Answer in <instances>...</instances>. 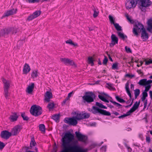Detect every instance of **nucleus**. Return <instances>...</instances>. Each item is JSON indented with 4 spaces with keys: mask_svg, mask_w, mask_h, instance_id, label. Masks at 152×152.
<instances>
[{
    "mask_svg": "<svg viewBox=\"0 0 152 152\" xmlns=\"http://www.w3.org/2000/svg\"><path fill=\"white\" fill-rule=\"evenodd\" d=\"M74 137L70 132L66 133L62 139V150L60 152H88V148H83L75 143L71 145L70 143Z\"/></svg>",
    "mask_w": 152,
    "mask_h": 152,
    "instance_id": "f257e3e1",
    "label": "nucleus"
},
{
    "mask_svg": "<svg viewBox=\"0 0 152 152\" xmlns=\"http://www.w3.org/2000/svg\"><path fill=\"white\" fill-rule=\"evenodd\" d=\"M137 22L138 24H135L134 25L135 27L133 28V33L137 37L139 35L138 33L141 31V37L143 39V41H146L149 38L148 34L146 32L143 25L140 22H138V21Z\"/></svg>",
    "mask_w": 152,
    "mask_h": 152,
    "instance_id": "f03ea898",
    "label": "nucleus"
},
{
    "mask_svg": "<svg viewBox=\"0 0 152 152\" xmlns=\"http://www.w3.org/2000/svg\"><path fill=\"white\" fill-rule=\"evenodd\" d=\"M75 117L71 118L66 117L64 119L65 123L69 125L75 126L77 124V120L88 118L90 117V115H76Z\"/></svg>",
    "mask_w": 152,
    "mask_h": 152,
    "instance_id": "7ed1b4c3",
    "label": "nucleus"
},
{
    "mask_svg": "<svg viewBox=\"0 0 152 152\" xmlns=\"http://www.w3.org/2000/svg\"><path fill=\"white\" fill-rule=\"evenodd\" d=\"M95 104L96 106H93L91 110V112L92 113L94 114L96 113L99 114H111L110 112L102 109H107V107L102 103L96 102Z\"/></svg>",
    "mask_w": 152,
    "mask_h": 152,
    "instance_id": "20e7f679",
    "label": "nucleus"
},
{
    "mask_svg": "<svg viewBox=\"0 0 152 152\" xmlns=\"http://www.w3.org/2000/svg\"><path fill=\"white\" fill-rule=\"evenodd\" d=\"M96 96L92 92H86L82 97L83 102L86 104H90L94 101Z\"/></svg>",
    "mask_w": 152,
    "mask_h": 152,
    "instance_id": "39448f33",
    "label": "nucleus"
},
{
    "mask_svg": "<svg viewBox=\"0 0 152 152\" xmlns=\"http://www.w3.org/2000/svg\"><path fill=\"white\" fill-rule=\"evenodd\" d=\"M17 32V29L14 27H8L0 30V36L4 37L10 34H15Z\"/></svg>",
    "mask_w": 152,
    "mask_h": 152,
    "instance_id": "423d86ee",
    "label": "nucleus"
},
{
    "mask_svg": "<svg viewBox=\"0 0 152 152\" xmlns=\"http://www.w3.org/2000/svg\"><path fill=\"white\" fill-rule=\"evenodd\" d=\"M2 81L4 84V94L6 99H9V97L10 95L9 92L10 86V82L9 80H7L4 78H2Z\"/></svg>",
    "mask_w": 152,
    "mask_h": 152,
    "instance_id": "0eeeda50",
    "label": "nucleus"
},
{
    "mask_svg": "<svg viewBox=\"0 0 152 152\" xmlns=\"http://www.w3.org/2000/svg\"><path fill=\"white\" fill-rule=\"evenodd\" d=\"M139 1L140 4L139 7L142 12H146V8L152 4V2L150 0H139Z\"/></svg>",
    "mask_w": 152,
    "mask_h": 152,
    "instance_id": "6e6552de",
    "label": "nucleus"
},
{
    "mask_svg": "<svg viewBox=\"0 0 152 152\" xmlns=\"http://www.w3.org/2000/svg\"><path fill=\"white\" fill-rule=\"evenodd\" d=\"M30 111L31 114H42V108L36 104L31 106Z\"/></svg>",
    "mask_w": 152,
    "mask_h": 152,
    "instance_id": "1a4fd4ad",
    "label": "nucleus"
},
{
    "mask_svg": "<svg viewBox=\"0 0 152 152\" xmlns=\"http://www.w3.org/2000/svg\"><path fill=\"white\" fill-rule=\"evenodd\" d=\"M113 25L115 29L118 31L117 34L118 36L120 38L123 40L127 38V36L126 35H124L123 33L119 31H122V29L121 26L118 23H115Z\"/></svg>",
    "mask_w": 152,
    "mask_h": 152,
    "instance_id": "9d476101",
    "label": "nucleus"
},
{
    "mask_svg": "<svg viewBox=\"0 0 152 152\" xmlns=\"http://www.w3.org/2000/svg\"><path fill=\"white\" fill-rule=\"evenodd\" d=\"M139 0H126L125 3L126 7L127 9L132 8H134Z\"/></svg>",
    "mask_w": 152,
    "mask_h": 152,
    "instance_id": "9b49d317",
    "label": "nucleus"
},
{
    "mask_svg": "<svg viewBox=\"0 0 152 152\" xmlns=\"http://www.w3.org/2000/svg\"><path fill=\"white\" fill-rule=\"evenodd\" d=\"M76 137L78 139V141L86 143L87 140V136L83 135L80 132H75Z\"/></svg>",
    "mask_w": 152,
    "mask_h": 152,
    "instance_id": "f8f14e48",
    "label": "nucleus"
},
{
    "mask_svg": "<svg viewBox=\"0 0 152 152\" xmlns=\"http://www.w3.org/2000/svg\"><path fill=\"white\" fill-rule=\"evenodd\" d=\"M60 60L61 62H63L65 65H74L75 67H77V65L74 61L70 60V59L66 58H61Z\"/></svg>",
    "mask_w": 152,
    "mask_h": 152,
    "instance_id": "ddd939ff",
    "label": "nucleus"
},
{
    "mask_svg": "<svg viewBox=\"0 0 152 152\" xmlns=\"http://www.w3.org/2000/svg\"><path fill=\"white\" fill-rule=\"evenodd\" d=\"M41 13V12L40 10H37L35 11L32 14L28 17L27 20L30 21L32 20L39 16Z\"/></svg>",
    "mask_w": 152,
    "mask_h": 152,
    "instance_id": "4468645a",
    "label": "nucleus"
},
{
    "mask_svg": "<svg viewBox=\"0 0 152 152\" xmlns=\"http://www.w3.org/2000/svg\"><path fill=\"white\" fill-rule=\"evenodd\" d=\"M111 42L110 43V46L112 47L117 44L118 42V38L114 34H112L111 37Z\"/></svg>",
    "mask_w": 152,
    "mask_h": 152,
    "instance_id": "2eb2a0df",
    "label": "nucleus"
},
{
    "mask_svg": "<svg viewBox=\"0 0 152 152\" xmlns=\"http://www.w3.org/2000/svg\"><path fill=\"white\" fill-rule=\"evenodd\" d=\"M17 11L18 9L17 8L15 9L13 8L10 10H7L6 12H5L4 15L2 16V18L8 17L14 14H15L17 13Z\"/></svg>",
    "mask_w": 152,
    "mask_h": 152,
    "instance_id": "dca6fc26",
    "label": "nucleus"
},
{
    "mask_svg": "<svg viewBox=\"0 0 152 152\" xmlns=\"http://www.w3.org/2000/svg\"><path fill=\"white\" fill-rule=\"evenodd\" d=\"M140 103V101H139L138 102H136L134 104L133 107L131 108L125 114H131L134 111H135L138 107ZM124 114H125L124 113Z\"/></svg>",
    "mask_w": 152,
    "mask_h": 152,
    "instance_id": "f3484780",
    "label": "nucleus"
},
{
    "mask_svg": "<svg viewBox=\"0 0 152 152\" xmlns=\"http://www.w3.org/2000/svg\"><path fill=\"white\" fill-rule=\"evenodd\" d=\"M0 135L1 138L7 140L11 136L12 134L7 131L4 130L1 132Z\"/></svg>",
    "mask_w": 152,
    "mask_h": 152,
    "instance_id": "a211bd4d",
    "label": "nucleus"
},
{
    "mask_svg": "<svg viewBox=\"0 0 152 152\" xmlns=\"http://www.w3.org/2000/svg\"><path fill=\"white\" fill-rule=\"evenodd\" d=\"M53 98V94L51 92L47 91L45 95L44 100L47 102H49L50 99Z\"/></svg>",
    "mask_w": 152,
    "mask_h": 152,
    "instance_id": "6ab92c4d",
    "label": "nucleus"
},
{
    "mask_svg": "<svg viewBox=\"0 0 152 152\" xmlns=\"http://www.w3.org/2000/svg\"><path fill=\"white\" fill-rule=\"evenodd\" d=\"M20 126L17 125L14 127L12 130V135H17L19 132L20 130Z\"/></svg>",
    "mask_w": 152,
    "mask_h": 152,
    "instance_id": "aec40b11",
    "label": "nucleus"
},
{
    "mask_svg": "<svg viewBox=\"0 0 152 152\" xmlns=\"http://www.w3.org/2000/svg\"><path fill=\"white\" fill-rule=\"evenodd\" d=\"M31 70V69L29 65L25 63L24 64L23 69V74L26 75Z\"/></svg>",
    "mask_w": 152,
    "mask_h": 152,
    "instance_id": "412c9836",
    "label": "nucleus"
},
{
    "mask_svg": "<svg viewBox=\"0 0 152 152\" xmlns=\"http://www.w3.org/2000/svg\"><path fill=\"white\" fill-rule=\"evenodd\" d=\"M148 27L147 28V31L150 32L152 33V18H151L148 19L147 22Z\"/></svg>",
    "mask_w": 152,
    "mask_h": 152,
    "instance_id": "4be33fe9",
    "label": "nucleus"
},
{
    "mask_svg": "<svg viewBox=\"0 0 152 152\" xmlns=\"http://www.w3.org/2000/svg\"><path fill=\"white\" fill-rule=\"evenodd\" d=\"M34 87V83H31L30 85H29L27 88L26 92L29 94H31L33 91Z\"/></svg>",
    "mask_w": 152,
    "mask_h": 152,
    "instance_id": "5701e85b",
    "label": "nucleus"
},
{
    "mask_svg": "<svg viewBox=\"0 0 152 152\" xmlns=\"http://www.w3.org/2000/svg\"><path fill=\"white\" fill-rule=\"evenodd\" d=\"M148 82L149 83H147L146 85H145V86H144L145 88V89L144 92H147L151 88L152 86L151 83H152V80H148Z\"/></svg>",
    "mask_w": 152,
    "mask_h": 152,
    "instance_id": "b1692460",
    "label": "nucleus"
},
{
    "mask_svg": "<svg viewBox=\"0 0 152 152\" xmlns=\"http://www.w3.org/2000/svg\"><path fill=\"white\" fill-rule=\"evenodd\" d=\"M129 81H127L125 84V88L126 91L129 97L130 98V99H132V96L131 92L130 91V89L129 88Z\"/></svg>",
    "mask_w": 152,
    "mask_h": 152,
    "instance_id": "393cba45",
    "label": "nucleus"
},
{
    "mask_svg": "<svg viewBox=\"0 0 152 152\" xmlns=\"http://www.w3.org/2000/svg\"><path fill=\"white\" fill-rule=\"evenodd\" d=\"M148 80H147V79L146 78H144L140 80L138 83V84L140 86H145V85L149 82H148Z\"/></svg>",
    "mask_w": 152,
    "mask_h": 152,
    "instance_id": "a878e982",
    "label": "nucleus"
},
{
    "mask_svg": "<svg viewBox=\"0 0 152 152\" xmlns=\"http://www.w3.org/2000/svg\"><path fill=\"white\" fill-rule=\"evenodd\" d=\"M95 61L96 60L93 57L89 56L88 58V63L89 64H91L92 66L94 65V61Z\"/></svg>",
    "mask_w": 152,
    "mask_h": 152,
    "instance_id": "bb28decb",
    "label": "nucleus"
},
{
    "mask_svg": "<svg viewBox=\"0 0 152 152\" xmlns=\"http://www.w3.org/2000/svg\"><path fill=\"white\" fill-rule=\"evenodd\" d=\"M38 76V70L36 69L33 70L31 74L32 78L34 79L37 77Z\"/></svg>",
    "mask_w": 152,
    "mask_h": 152,
    "instance_id": "cd10ccee",
    "label": "nucleus"
},
{
    "mask_svg": "<svg viewBox=\"0 0 152 152\" xmlns=\"http://www.w3.org/2000/svg\"><path fill=\"white\" fill-rule=\"evenodd\" d=\"M104 96H108V95L104 93H102L101 94H99L98 97L102 101H103L106 98Z\"/></svg>",
    "mask_w": 152,
    "mask_h": 152,
    "instance_id": "c85d7f7f",
    "label": "nucleus"
},
{
    "mask_svg": "<svg viewBox=\"0 0 152 152\" xmlns=\"http://www.w3.org/2000/svg\"><path fill=\"white\" fill-rule=\"evenodd\" d=\"M18 117L17 115H12L10 116V119L11 121L13 122L17 120Z\"/></svg>",
    "mask_w": 152,
    "mask_h": 152,
    "instance_id": "c756f323",
    "label": "nucleus"
},
{
    "mask_svg": "<svg viewBox=\"0 0 152 152\" xmlns=\"http://www.w3.org/2000/svg\"><path fill=\"white\" fill-rule=\"evenodd\" d=\"M60 115H53L51 117V118L56 122L59 121Z\"/></svg>",
    "mask_w": 152,
    "mask_h": 152,
    "instance_id": "7c9ffc66",
    "label": "nucleus"
},
{
    "mask_svg": "<svg viewBox=\"0 0 152 152\" xmlns=\"http://www.w3.org/2000/svg\"><path fill=\"white\" fill-rule=\"evenodd\" d=\"M126 18L128 20V21L130 22L131 23L134 24L135 23V24H138V23L137 22H137H135L133 20H132L131 18L129 17L128 14H127L126 15Z\"/></svg>",
    "mask_w": 152,
    "mask_h": 152,
    "instance_id": "2f4dec72",
    "label": "nucleus"
},
{
    "mask_svg": "<svg viewBox=\"0 0 152 152\" xmlns=\"http://www.w3.org/2000/svg\"><path fill=\"white\" fill-rule=\"evenodd\" d=\"M118 63L117 62L113 63L111 69L113 70L118 69Z\"/></svg>",
    "mask_w": 152,
    "mask_h": 152,
    "instance_id": "473e14b6",
    "label": "nucleus"
},
{
    "mask_svg": "<svg viewBox=\"0 0 152 152\" xmlns=\"http://www.w3.org/2000/svg\"><path fill=\"white\" fill-rule=\"evenodd\" d=\"M115 98L120 103H123L126 102L124 100L120 97L119 96H115Z\"/></svg>",
    "mask_w": 152,
    "mask_h": 152,
    "instance_id": "72a5a7b5",
    "label": "nucleus"
},
{
    "mask_svg": "<svg viewBox=\"0 0 152 152\" xmlns=\"http://www.w3.org/2000/svg\"><path fill=\"white\" fill-rule=\"evenodd\" d=\"M40 130L43 133L45 132V126L44 124H40L39 125Z\"/></svg>",
    "mask_w": 152,
    "mask_h": 152,
    "instance_id": "f704fd0d",
    "label": "nucleus"
},
{
    "mask_svg": "<svg viewBox=\"0 0 152 152\" xmlns=\"http://www.w3.org/2000/svg\"><path fill=\"white\" fill-rule=\"evenodd\" d=\"M109 20L110 23L112 24H114L115 23V18L113 17V16L110 15H109L108 16Z\"/></svg>",
    "mask_w": 152,
    "mask_h": 152,
    "instance_id": "c9c22d12",
    "label": "nucleus"
},
{
    "mask_svg": "<svg viewBox=\"0 0 152 152\" xmlns=\"http://www.w3.org/2000/svg\"><path fill=\"white\" fill-rule=\"evenodd\" d=\"M66 44H69L70 45H73L74 46H77V44H75L70 39H69L68 40H67L66 41Z\"/></svg>",
    "mask_w": 152,
    "mask_h": 152,
    "instance_id": "e433bc0d",
    "label": "nucleus"
},
{
    "mask_svg": "<svg viewBox=\"0 0 152 152\" xmlns=\"http://www.w3.org/2000/svg\"><path fill=\"white\" fill-rule=\"evenodd\" d=\"M55 106V104L53 102L52 103H49L48 106L47 107L49 109V110H50L51 109H53Z\"/></svg>",
    "mask_w": 152,
    "mask_h": 152,
    "instance_id": "4c0bfd02",
    "label": "nucleus"
},
{
    "mask_svg": "<svg viewBox=\"0 0 152 152\" xmlns=\"http://www.w3.org/2000/svg\"><path fill=\"white\" fill-rule=\"evenodd\" d=\"M144 61L145 62V65H148L150 64H152V59H149L148 60L145 59Z\"/></svg>",
    "mask_w": 152,
    "mask_h": 152,
    "instance_id": "58836bf2",
    "label": "nucleus"
},
{
    "mask_svg": "<svg viewBox=\"0 0 152 152\" xmlns=\"http://www.w3.org/2000/svg\"><path fill=\"white\" fill-rule=\"evenodd\" d=\"M140 94V90L139 89H137L134 90V94L135 98H136Z\"/></svg>",
    "mask_w": 152,
    "mask_h": 152,
    "instance_id": "ea45409f",
    "label": "nucleus"
},
{
    "mask_svg": "<svg viewBox=\"0 0 152 152\" xmlns=\"http://www.w3.org/2000/svg\"><path fill=\"white\" fill-rule=\"evenodd\" d=\"M71 114H88L84 113V112H82L81 113L78 110H77L76 111H73L71 113Z\"/></svg>",
    "mask_w": 152,
    "mask_h": 152,
    "instance_id": "a19ab883",
    "label": "nucleus"
},
{
    "mask_svg": "<svg viewBox=\"0 0 152 152\" xmlns=\"http://www.w3.org/2000/svg\"><path fill=\"white\" fill-rule=\"evenodd\" d=\"M36 144V143L34 140V138H32L30 144V147H32L34 146Z\"/></svg>",
    "mask_w": 152,
    "mask_h": 152,
    "instance_id": "79ce46f5",
    "label": "nucleus"
},
{
    "mask_svg": "<svg viewBox=\"0 0 152 152\" xmlns=\"http://www.w3.org/2000/svg\"><path fill=\"white\" fill-rule=\"evenodd\" d=\"M108 61V59L107 56H104V58L103 60V62L102 64L103 65H107V63Z\"/></svg>",
    "mask_w": 152,
    "mask_h": 152,
    "instance_id": "37998d69",
    "label": "nucleus"
},
{
    "mask_svg": "<svg viewBox=\"0 0 152 152\" xmlns=\"http://www.w3.org/2000/svg\"><path fill=\"white\" fill-rule=\"evenodd\" d=\"M106 84L110 87V88L108 87V88L110 90L113 91H115L116 90L115 88L114 87L112 86V84L111 83H107Z\"/></svg>",
    "mask_w": 152,
    "mask_h": 152,
    "instance_id": "c03bdc74",
    "label": "nucleus"
},
{
    "mask_svg": "<svg viewBox=\"0 0 152 152\" xmlns=\"http://www.w3.org/2000/svg\"><path fill=\"white\" fill-rule=\"evenodd\" d=\"M93 10L94 11V13L93 15V17L94 18H96L98 15L99 12L98 11H96L94 8Z\"/></svg>",
    "mask_w": 152,
    "mask_h": 152,
    "instance_id": "a18cd8bd",
    "label": "nucleus"
},
{
    "mask_svg": "<svg viewBox=\"0 0 152 152\" xmlns=\"http://www.w3.org/2000/svg\"><path fill=\"white\" fill-rule=\"evenodd\" d=\"M125 49L127 53H132V51L131 49L127 47L126 46L125 47Z\"/></svg>",
    "mask_w": 152,
    "mask_h": 152,
    "instance_id": "49530a36",
    "label": "nucleus"
},
{
    "mask_svg": "<svg viewBox=\"0 0 152 152\" xmlns=\"http://www.w3.org/2000/svg\"><path fill=\"white\" fill-rule=\"evenodd\" d=\"M135 76L134 75H132V74H126L125 75V77H129L130 78H132L134 77Z\"/></svg>",
    "mask_w": 152,
    "mask_h": 152,
    "instance_id": "de8ad7c7",
    "label": "nucleus"
},
{
    "mask_svg": "<svg viewBox=\"0 0 152 152\" xmlns=\"http://www.w3.org/2000/svg\"><path fill=\"white\" fill-rule=\"evenodd\" d=\"M22 117L24 120L28 121L29 119V118L26 115H21Z\"/></svg>",
    "mask_w": 152,
    "mask_h": 152,
    "instance_id": "09e8293b",
    "label": "nucleus"
},
{
    "mask_svg": "<svg viewBox=\"0 0 152 152\" xmlns=\"http://www.w3.org/2000/svg\"><path fill=\"white\" fill-rule=\"evenodd\" d=\"M137 72L139 74L141 75V76H142L144 75V73L142 72L141 71V69L137 70Z\"/></svg>",
    "mask_w": 152,
    "mask_h": 152,
    "instance_id": "8fccbe9b",
    "label": "nucleus"
},
{
    "mask_svg": "<svg viewBox=\"0 0 152 152\" xmlns=\"http://www.w3.org/2000/svg\"><path fill=\"white\" fill-rule=\"evenodd\" d=\"M69 99L66 98L63 101L61 102V105L63 106H64V105L65 104H66V102L67 100H68Z\"/></svg>",
    "mask_w": 152,
    "mask_h": 152,
    "instance_id": "3c124183",
    "label": "nucleus"
},
{
    "mask_svg": "<svg viewBox=\"0 0 152 152\" xmlns=\"http://www.w3.org/2000/svg\"><path fill=\"white\" fill-rule=\"evenodd\" d=\"M5 146V144L3 142H0V149H2Z\"/></svg>",
    "mask_w": 152,
    "mask_h": 152,
    "instance_id": "603ef678",
    "label": "nucleus"
},
{
    "mask_svg": "<svg viewBox=\"0 0 152 152\" xmlns=\"http://www.w3.org/2000/svg\"><path fill=\"white\" fill-rule=\"evenodd\" d=\"M106 53L107 54V56H108V58L110 60L112 61V62H113V60L112 59V58L110 56V54H109L108 53V51H106Z\"/></svg>",
    "mask_w": 152,
    "mask_h": 152,
    "instance_id": "864d4df0",
    "label": "nucleus"
},
{
    "mask_svg": "<svg viewBox=\"0 0 152 152\" xmlns=\"http://www.w3.org/2000/svg\"><path fill=\"white\" fill-rule=\"evenodd\" d=\"M114 105H116L117 107H118L119 108H121L122 107V105L119 103L116 102L115 103V104H114Z\"/></svg>",
    "mask_w": 152,
    "mask_h": 152,
    "instance_id": "5fc2aeb1",
    "label": "nucleus"
},
{
    "mask_svg": "<svg viewBox=\"0 0 152 152\" xmlns=\"http://www.w3.org/2000/svg\"><path fill=\"white\" fill-rule=\"evenodd\" d=\"M134 58L133 57H132L131 58V61L130 62H128V63L130 65V66H131L132 63H133L134 62Z\"/></svg>",
    "mask_w": 152,
    "mask_h": 152,
    "instance_id": "6e6d98bb",
    "label": "nucleus"
},
{
    "mask_svg": "<svg viewBox=\"0 0 152 152\" xmlns=\"http://www.w3.org/2000/svg\"><path fill=\"white\" fill-rule=\"evenodd\" d=\"M129 115H121L118 116V117L120 118H124Z\"/></svg>",
    "mask_w": 152,
    "mask_h": 152,
    "instance_id": "4d7b16f0",
    "label": "nucleus"
},
{
    "mask_svg": "<svg viewBox=\"0 0 152 152\" xmlns=\"http://www.w3.org/2000/svg\"><path fill=\"white\" fill-rule=\"evenodd\" d=\"M142 96H144L145 97H146L148 96V93L147 92H143L142 93Z\"/></svg>",
    "mask_w": 152,
    "mask_h": 152,
    "instance_id": "13d9d810",
    "label": "nucleus"
},
{
    "mask_svg": "<svg viewBox=\"0 0 152 152\" xmlns=\"http://www.w3.org/2000/svg\"><path fill=\"white\" fill-rule=\"evenodd\" d=\"M133 100H134V99H133L132 102L129 105L125 106V107L126 108H128L129 107H131L132 105L133 104Z\"/></svg>",
    "mask_w": 152,
    "mask_h": 152,
    "instance_id": "bf43d9fd",
    "label": "nucleus"
},
{
    "mask_svg": "<svg viewBox=\"0 0 152 152\" xmlns=\"http://www.w3.org/2000/svg\"><path fill=\"white\" fill-rule=\"evenodd\" d=\"M146 142L148 143L150 142L151 139L149 137H146Z\"/></svg>",
    "mask_w": 152,
    "mask_h": 152,
    "instance_id": "052dcab7",
    "label": "nucleus"
},
{
    "mask_svg": "<svg viewBox=\"0 0 152 152\" xmlns=\"http://www.w3.org/2000/svg\"><path fill=\"white\" fill-rule=\"evenodd\" d=\"M147 100L146 99L145 101L144 104V108H145L146 107V106H147Z\"/></svg>",
    "mask_w": 152,
    "mask_h": 152,
    "instance_id": "680f3d73",
    "label": "nucleus"
},
{
    "mask_svg": "<svg viewBox=\"0 0 152 152\" xmlns=\"http://www.w3.org/2000/svg\"><path fill=\"white\" fill-rule=\"evenodd\" d=\"M72 93L73 92H72L69 93L68 95V96L66 98L69 99V98L71 96V95L72 94Z\"/></svg>",
    "mask_w": 152,
    "mask_h": 152,
    "instance_id": "e2e57ef3",
    "label": "nucleus"
},
{
    "mask_svg": "<svg viewBox=\"0 0 152 152\" xmlns=\"http://www.w3.org/2000/svg\"><path fill=\"white\" fill-rule=\"evenodd\" d=\"M110 97L111 99H110V102L112 103H113L114 104L116 102L114 101H113V99L111 97Z\"/></svg>",
    "mask_w": 152,
    "mask_h": 152,
    "instance_id": "0e129e2a",
    "label": "nucleus"
},
{
    "mask_svg": "<svg viewBox=\"0 0 152 152\" xmlns=\"http://www.w3.org/2000/svg\"><path fill=\"white\" fill-rule=\"evenodd\" d=\"M126 148L129 151H131L132 149L129 146H127V145H126Z\"/></svg>",
    "mask_w": 152,
    "mask_h": 152,
    "instance_id": "69168bd1",
    "label": "nucleus"
},
{
    "mask_svg": "<svg viewBox=\"0 0 152 152\" xmlns=\"http://www.w3.org/2000/svg\"><path fill=\"white\" fill-rule=\"evenodd\" d=\"M107 105L108 107H110V108H112L114 107L112 105H110L107 104Z\"/></svg>",
    "mask_w": 152,
    "mask_h": 152,
    "instance_id": "338daca9",
    "label": "nucleus"
},
{
    "mask_svg": "<svg viewBox=\"0 0 152 152\" xmlns=\"http://www.w3.org/2000/svg\"><path fill=\"white\" fill-rule=\"evenodd\" d=\"M149 94L151 98L152 99V91H149Z\"/></svg>",
    "mask_w": 152,
    "mask_h": 152,
    "instance_id": "774afa93",
    "label": "nucleus"
}]
</instances>
